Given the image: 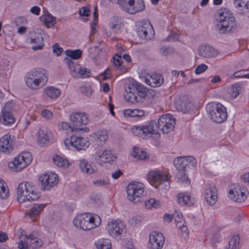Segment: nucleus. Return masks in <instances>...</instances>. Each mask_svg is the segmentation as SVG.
I'll return each instance as SVG.
<instances>
[{"label":"nucleus","instance_id":"f257e3e1","mask_svg":"<svg viewBox=\"0 0 249 249\" xmlns=\"http://www.w3.org/2000/svg\"><path fill=\"white\" fill-rule=\"evenodd\" d=\"M217 23L216 26L220 34H224L230 32L236 28V20L231 11L225 9L219 13L217 18Z\"/></svg>","mask_w":249,"mask_h":249},{"label":"nucleus","instance_id":"f03ea898","mask_svg":"<svg viewBox=\"0 0 249 249\" xmlns=\"http://www.w3.org/2000/svg\"><path fill=\"white\" fill-rule=\"evenodd\" d=\"M101 223L99 216L90 213L79 214L75 217L73 223L80 229L88 231L98 227Z\"/></svg>","mask_w":249,"mask_h":249},{"label":"nucleus","instance_id":"7ed1b4c3","mask_svg":"<svg viewBox=\"0 0 249 249\" xmlns=\"http://www.w3.org/2000/svg\"><path fill=\"white\" fill-rule=\"evenodd\" d=\"M17 194L18 201L20 203L36 200L40 197L35 187L29 182L20 183L17 189Z\"/></svg>","mask_w":249,"mask_h":249},{"label":"nucleus","instance_id":"20e7f679","mask_svg":"<svg viewBox=\"0 0 249 249\" xmlns=\"http://www.w3.org/2000/svg\"><path fill=\"white\" fill-rule=\"evenodd\" d=\"M171 176L167 171L159 170L150 171L147 175V179L151 185L156 188H160L165 183L164 189L165 190L170 188L169 180Z\"/></svg>","mask_w":249,"mask_h":249},{"label":"nucleus","instance_id":"39448f33","mask_svg":"<svg viewBox=\"0 0 249 249\" xmlns=\"http://www.w3.org/2000/svg\"><path fill=\"white\" fill-rule=\"evenodd\" d=\"M206 109L209 117L215 123H221L227 118L226 108L221 103L215 102L209 103L206 106Z\"/></svg>","mask_w":249,"mask_h":249},{"label":"nucleus","instance_id":"423d86ee","mask_svg":"<svg viewBox=\"0 0 249 249\" xmlns=\"http://www.w3.org/2000/svg\"><path fill=\"white\" fill-rule=\"evenodd\" d=\"M144 185L137 181L129 183L126 187V192L129 200L137 203L144 196Z\"/></svg>","mask_w":249,"mask_h":249},{"label":"nucleus","instance_id":"0eeeda50","mask_svg":"<svg viewBox=\"0 0 249 249\" xmlns=\"http://www.w3.org/2000/svg\"><path fill=\"white\" fill-rule=\"evenodd\" d=\"M32 160V156L30 152H22L8 163V167L15 172H19L30 164Z\"/></svg>","mask_w":249,"mask_h":249},{"label":"nucleus","instance_id":"6e6552de","mask_svg":"<svg viewBox=\"0 0 249 249\" xmlns=\"http://www.w3.org/2000/svg\"><path fill=\"white\" fill-rule=\"evenodd\" d=\"M249 195V192L244 185L236 184L231 186L229 191V197L233 201L242 202L245 201Z\"/></svg>","mask_w":249,"mask_h":249},{"label":"nucleus","instance_id":"1a4fd4ad","mask_svg":"<svg viewBox=\"0 0 249 249\" xmlns=\"http://www.w3.org/2000/svg\"><path fill=\"white\" fill-rule=\"evenodd\" d=\"M176 121L173 115L170 114H164L158 120L157 126L163 133L167 134L174 128Z\"/></svg>","mask_w":249,"mask_h":249},{"label":"nucleus","instance_id":"9d476101","mask_svg":"<svg viewBox=\"0 0 249 249\" xmlns=\"http://www.w3.org/2000/svg\"><path fill=\"white\" fill-rule=\"evenodd\" d=\"M39 179L41 182V189L49 190L57 184L58 177L56 174L47 173L41 175Z\"/></svg>","mask_w":249,"mask_h":249},{"label":"nucleus","instance_id":"9b49d317","mask_svg":"<svg viewBox=\"0 0 249 249\" xmlns=\"http://www.w3.org/2000/svg\"><path fill=\"white\" fill-rule=\"evenodd\" d=\"M65 144L68 146L70 144L75 147L77 150H86L89 145V142L87 139L76 136H72L71 139H66Z\"/></svg>","mask_w":249,"mask_h":249},{"label":"nucleus","instance_id":"f8f14e48","mask_svg":"<svg viewBox=\"0 0 249 249\" xmlns=\"http://www.w3.org/2000/svg\"><path fill=\"white\" fill-rule=\"evenodd\" d=\"M107 229L111 236L117 238L124 231V225L120 220H111L108 222Z\"/></svg>","mask_w":249,"mask_h":249},{"label":"nucleus","instance_id":"ddd939ff","mask_svg":"<svg viewBox=\"0 0 249 249\" xmlns=\"http://www.w3.org/2000/svg\"><path fill=\"white\" fill-rule=\"evenodd\" d=\"M175 166L178 171H186V168L189 165L195 166L196 161L192 156H181L177 158L174 161Z\"/></svg>","mask_w":249,"mask_h":249},{"label":"nucleus","instance_id":"4468645a","mask_svg":"<svg viewBox=\"0 0 249 249\" xmlns=\"http://www.w3.org/2000/svg\"><path fill=\"white\" fill-rule=\"evenodd\" d=\"M14 137L7 133L0 139V151L5 154L10 153L14 148Z\"/></svg>","mask_w":249,"mask_h":249},{"label":"nucleus","instance_id":"2eb2a0df","mask_svg":"<svg viewBox=\"0 0 249 249\" xmlns=\"http://www.w3.org/2000/svg\"><path fill=\"white\" fill-rule=\"evenodd\" d=\"M164 242L165 239L161 233L153 231L150 233L149 239L150 249H161Z\"/></svg>","mask_w":249,"mask_h":249},{"label":"nucleus","instance_id":"dca6fc26","mask_svg":"<svg viewBox=\"0 0 249 249\" xmlns=\"http://www.w3.org/2000/svg\"><path fill=\"white\" fill-rule=\"evenodd\" d=\"M93 157L95 160L99 163L110 162L116 159V157L109 149H99L93 155Z\"/></svg>","mask_w":249,"mask_h":249},{"label":"nucleus","instance_id":"f3484780","mask_svg":"<svg viewBox=\"0 0 249 249\" xmlns=\"http://www.w3.org/2000/svg\"><path fill=\"white\" fill-rule=\"evenodd\" d=\"M123 7L127 9L128 13L135 14L143 11L145 8V5L143 0H126Z\"/></svg>","mask_w":249,"mask_h":249},{"label":"nucleus","instance_id":"a211bd4d","mask_svg":"<svg viewBox=\"0 0 249 249\" xmlns=\"http://www.w3.org/2000/svg\"><path fill=\"white\" fill-rule=\"evenodd\" d=\"M26 77L37 79L41 82L46 83L48 81V74L46 71L41 68H36L27 73Z\"/></svg>","mask_w":249,"mask_h":249},{"label":"nucleus","instance_id":"6ab92c4d","mask_svg":"<svg viewBox=\"0 0 249 249\" xmlns=\"http://www.w3.org/2000/svg\"><path fill=\"white\" fill-rule=\"evenodd\" d=\"M137 33L142 38L150 39L154 37V30L151 23L146 22L138 28Z\"/></svg>","mask_w":249,"mask_h":249},{"label":"nucleus","instance_id":"aec40b11","mask_svg":"<svg viewBox=\"0 0 249 249\" xmlns=\"http://www.w3.org/2000/svg\"><path fill=\"white\" fill-rule=\"evenodd\" d=\"M38 133L37 143L41 146L53 143L55 141L53 133L50 130H40Z\"/></svg>","mask_w":249,"mask_h":249},{"label":"nucleus","instance_id":"412c9836","mask_svg":"<svg viewBox=\"0 0 249 249\" xmlns=\"http://www.w3.org/2000/svg\"><path fill=\"white\" fill-rule=\"evenodd\" d=\"M70 120L74 125L80 126L82 124L86 125L89 122V116L85 112H75L70 116Z\"/></svg>","mask_w":249,"mask_h":249},{"label":"nucleus","instance_id":"4be33fe9","mask_svg":"<svg viewBox=\"0 0 249 249\" xmlns=\"http://www.w3.org/2000/svg\"><path fill=\"white\" fill-rule=\"evenodd\" d=\"M144 81L152 87H157L163 84V78L160 74L152 73L147 74L144 78Z\"/></svg>","mask_w":249,"mask_h":249},{"label":"nucleus","instance_id":"5701e85b","mask_svg":"<svg viewBox=\"0 0 249 249\" xmlns=\"http://www.w3.org/2000/svg\"><path fill=\"white\" fill-rule=\"evenodd\" d=\"M198 54L204 57H214L216 56L219 53L214 48L210 45H202L198 49Z\"/></svg>","mask_w":249,"mask_h":249},{"label":"nucleus","instance_id":"b1692460","mask_svg":"<svg viewBox=\"0 0 249 249\" xmlns=\"http://www.w3.org/2000/svg\"><path fill=\"white\" fill-rule=\"evenodd\" d=\"M217 189L214 185H210L205 191L204 196L207 203L210 205H214L217 198Z\"/></svg>","mask_w":249,"mask_h":249},{"label":"nucleus","instance_id":"393cba45","mask_svg":"<svg viewBox=\"0 0 249 249\" xmlns=\"http://www.w3.org/2000/svg\"><path fill=\"white\" fill-rule=\"evenodd\" d=\"M91 138L98 146H102L108 139V133L105 129L99 130L91 134Z\"/></svg>","mask_w":249,"mask_h":249},{"label":"nucleus","instance_id":"a878e982","mask_svg":"<svg viewBox=\"0 0 249 249\" xmlns=\"http://www.w3.org/2000/svg\"><path fill=\"white\" fill-rule=\"evenodd\" d=\"M81 171L84 174L91 175L96 172V169L93 167L91 164L84 159L78 160Z\"/></svg>","mask_w":249,"mask_h":249},{"label":"nucleus","instance_id":"bb28decb","mask_svg":"<svg viewBox=\"0 0 249 249\" xmlns=\"http://www.w3.org/2000/svg\"><path fill=\"white\" fill-rule=\"evenodd\" d=\"M109 28L115 33H120L124 27V23L121 18L114 16L110 18Z\"/></svg>","mask_w":249,"mask_h":249},{"label":"nucleus","instance_id":"cd10ccee","mask_svg":"<svg viewBox=\"0 0 249 249\" xmlns=\"http://www.w3.org/2000/svg\"><path fill=\"white\" fill-rule=\"evenodd\" d=\"M142 128L143 134H145V138L149 134H157L158 132V126L155 120H152L148 123L141 125Z\"/></svg>","mask_w":249,"mask_h":249},{"label":"nucleus","instance_id":"c85d7f7f","mask_svg":"<svg viewBox=\"0 0 249 249\" xmlns=\"http://www.w3.org/2000/svg\"><path fill=\"white\" fill-rule=\"evenodd\" d=\"M178 203L182 206H191L194 203V199L188 193H180L177 195Z\"/></svg>","mask_w":249,"mask_h":249},{"label":"nucleus","instance_id":"c756f323","mask_svg":"<svg viewBox=\"0 0 249 249\" xmlns=\"http://www.w3.org/2000/svg\"><path fill=\"white\" fill-rule=\"evenodd\" d=\"M38 233L33 231L29 235V240L30 241L29 246L32 249H37L41 247L43 243V241L38 237Z\"/></svg>","mask_w":249,"mask_h":249},{"label":"nucleus","instance_id":"7c9ffc66","mask_svg":"<svg viewBox=\"0 0 249 249\" xmlns=\"http://www.w3.org/2000/svg\"><path fill=\"white\" fill-rule=\"evenodd\" d=\"M126 93L124 95V99L131 103L139 102L140 100L136 95L135 88L128 87L125 89Z\"/></svg>","mask_w":249,"mask_h":249},{"label":"nucleus","instance_id":"2f4dec72","mask_svg":"<svg viewBox=\"0 0 249 249\" xmlns=\"http://www.w3.org/2000/svg\"><path fill=\"white\" fill-rule=\"evenodd\" d=\"M44 93L48 98L54 100L59 97L61 91L58 88L52 86H49L44 89Z\"/></svg>","mask_w":249,"mask_h":249},{"label":"nucleus","instance_id":"473e14b6","mask_svg":"<svg viewBox=\"0 0 249 249\" xmlns=\"http://www.w3.org/2000/svg\"><path fill=\"white\" fill-rule=\"evenodd\" d=\"M26 85L30 89L37 90L43 87L45 83L39 81L37 79L30 78L25 76Z\"/></svg>","mask_w":249,"mask_h":249},{"label":"nucleus","instance_id":"72a5a7b5","mask_svg":"<svg viewBox=\"0 0 249 249\" xmlns=\"http://www.w3.org/2000/svg\"><path fill=\"white\" fill-rule=\"evenodd\" d=\"M176 107L178 110L183 113H187L192 110L194 108L193 104L188 100L180 101L176 104Z\"/></svg>","mask_w":249,"mask_h":249},{"label":"nucleus","instance_id":"f704fd0d","mask_svg":"<svg viewBox=\"0 0 249 249\" xmlns=\"http://www.w3.org/2000/svg\"><path fill=\"white\" fill-rule=\"evenodd\" d=\"M45 206V204H35L31 209V210L26 213V215L28 216L33 219H35L37 216L39 215L40 212L44 208Z\"/></svg>","mask_w":249,"mask_h":249},{"label":"nucleus","instance_id":"c9c22d12","mask_svg":"<svg viewBox=\"0 0 249 249\" xmlns=\"http://www.w3.org/2000/svg\"><path fill=\"white\" fill-rule=\"evenodd\" d=\"M15 119L10 112L2 111L0 116V122L5 125H11L14 123Z\"/></svg>","mask_w":249,"mask_h":249},{"label":"nucleus","instance_id":"e433bc0d","mask_svg":"<svg viewBox=\"0 0 249 249\" xmlns=\"http://www.w3.org/2000/svg\"><path fill=\"white\" fill-rule=\"evenodd\" d=\"M53 160L55 165L59 167L67 168L70 165V163L66 159L59 155H54Z\"/></svg>","mask_w":249,"mask_h":249},{"label":"nucleus","instance_id":"4c0bfd02","mask_svg":"<svg viewBox=\"0 0 249 249\" xmlns=\"http://www.w3.org/2000/svg\"><path fill=\"white\" fill-rule=\"evenodd\" d=\"M123 113L126 117H141L145 115L144 111L138 109H126Z\"/></svg>","mask_w":249,"mask_h":249},{"label":"nucleus","instance_id":"58836bf2","mask_svg":"<svg viewBox=\"0 0 249 249\" xmlns=\"http://www.w3.org/2000/svg\"><path fill=\"white\" fill-rule=\"evenodd\" d=\"M240 91L241 87L239 85L236 84L231 86L228 90V97L231 100L236 98L239 94Z\"/></svg>","mask_w":249,"mask_h":249},{"label":"nucleus","instance_id":"ea45409f","mask_svg":"<svg viewBox=\"0 0 249 249\" xmlns=\"http://www.w3.org/2000/svg\"><path fill=\"white\" fill-rule=\"evenodd\" d=\"M240 237L238 234H234L229 241L228 247L227 249H239Z\"/></svg>","mask_w":249,"mask_h":249},{"label":"nucleus","instance_id":"a19ab883","mask_svg":"<svg viewBox=\"0 0 249 249\" xmlns=\"http://www.w3.org/2000/svg\"><path fill=\"white\" fill-rule=\"evenodd\" d=\"M43 40V37L40 36H37L34 38H31V43L36 44L33 46L32 49L34 51L42 49L44 45Z\"/></svg>","mask_w":249,"mask_h":249},{"label":"nucleus","instance_id":"79ce46f5","mask_svg":"<svg viewBox=\"0 0 249 249\" xmlns=\"http://www.w3.org/2000/svg\"><path fill=\"white\" fill-rule=\"evenodd\" d=\"M97 249H111V243L109 239H100L95 243Z\"/></svg>","mask_w":249,"mask_h":249},{"label":"nucleus","instance_id":"37998d69","mask_svg":"<svg viewBox=\"0 0 249 249\" xmlns=\"http://www.w3.org/2000/svg\"><path fill=\"white\" fill-rule=\"evenodd\" d=\"M177 178L178 182L181 184H185L189 185L190 181L187 176L185 171H178L177 174Z\"/></svg>","mask_w":249,"mask_h":249},{"label":"nucleus","instance_id":"c03bdc74","mask_svg":"<svg viewBox=\"0 0 249 249\" xmlns=\"http://www.w3.org/2000/svg\"><path fill=\"white\" fill-rule=\"evenodd\" d=\"M9 195V190L5 182L0 178V197L6 199Z\"/></svg>","mask_w":249,"mask_h":249},{"label":"nucleus","instance_id":"a18cd8bd","mask_svg":"<svg viewBox=\"0 0 249 249\" xmlns=\"http://www.w3.org/2000/svg\"><path fill=\"white\" fill-rule=\"evenodd\" d=\"M131 155L139 160H146L147 158V153L138 148L134 147Z\"/></svg>","mask_w":249,"mask_h":249},{"label":"nucleus","instance_id":"49530a36","mask_svg":"<svg viewBox=\"0 0 249 249\" xmlns=\"http://www.w3.org/2000/svg\"><path fill=\"white\" fill-rule=\"evenodd\" d=\"M136 95L140 100V102L147 95V89L142 85H137L136 88Z\"/></svg>","mask_w":249,"mask_h":249},{"label":"nucleus","instance_id":"de8ad7c7","mask_svg":"<svg viewBox=\"0 0 249 249\" xmlns=\"http://www.w3.org/2000/svg\"><path fill=\"white\" fill-rule=\"evenodd\" d=\"M144 205L146 208L151 209L158 208L160 206V202L154 198H150L145 201Z\"/></svg>","mask_w":249,"mask_h":249},{"label":"nucleus","instance_id":"09e8293b","mask_svg":"<svg viewBox=\"0 0 249 249\" xmlns=\"http://www.w3.org/2000/svg\"><path fill=\"white\" fill-rule=\"evenodd\" d=\"M114 65L121 71V73H124L126 71V68L122 67V58L121 56L116 54L113 58Z\"/></svg>","mask_w":249,"mask_h":249},{"label":"nucleus","instance_id":"8fccbe9b","mask_svg":"<svg viewBox=\"0 0 249 249\" xmlns=\"http://www.w3.org/2000/svg\"><path fill=\"white\" fill-rule=\"evenodd\" d=\"M174 217L176 222L177 226L182 231H185L187 229L184 225V222H182V215L181 213H176L174 215Z\"/></svg>","mask_w":249,"mask_h":249},{"label":"nucleus","instance_id":"3c124183","mask_svg":"<svg viewBox=\"0 0 249 249\" xmlns=\"http://www.w3.org/2000/svg\"><path fill=\"white\" fill-rule=\"evenodd\" d=\"M131 133L135 136H139L143 139L145 138V134H143L142 128H141V125H135L131 127Z\"/></svg>","mask_w":249,"mask_h":249},{"label":"nucleus","instance_id":"603ef678","mask_svg":"<svg viewBox=\"0 0 249 249\" xmlns=\"http://www.w3.org/2000/svg\"><path fill=\"white\" fill-rule=\"evenodd\" d=\"M82 53V51L79 49L74 51L69 50L66 51L67 55L73 59H78L81 56Z\"/></svg>","mask_w":249,"mask_h":249},{"label":"nucleus","instance_id":"864d4df0","mask_svg":"<svg viewBox=\"0 0 249 249\" xmlns=\"http://www.w3.org/2000/svg\"><path fill=\"white\" fill-rule=\"evenodd\" d=\"M238 7L246 10V12H249V0H234Z\"/></svg>","mask_w":249,"mask_h":249},{"label":"nucleus","instance_id":"5fc2aeb1","mask_svg":"<svg viewBox=\"0 0 249 249\" xmlns=\"http://www.w3.org/2000/svg\"><path fill=\"white\" fill-rule=\"evenodd\" d=\"M64 61L71 71L76 72L79 69L78 66L75 65L74 62L71 58H67Z\"/></svg>","mask_w":249,"mask_h":249},{"label":"nucleus","instance_id":"6e6d98bb","mask_svg":"<svg viewBox=\"0 0 249 249\" xmlns=\"http://www.w3.org/2000/svg\"><path fill=\"white\" fill-rule=\"evenodd\" d=\"M44 22L48 26H53L55 23V18L52 15L49 14L44 17Z\"/></svg>","mask_w":249,"mask_h":249},{"label":"nucleus","instance_id":"4d7b16f0","mask_svg":"<svg viewBox=\"0 0 249 249\" xmlns=\"http://www.w3.org/2000/svg\"><path fill=\"white\" fill-rule=\"evenodd\" d=\"M80 92L83 95L89 97L92 94L93 90L89 86H83L80 88Z\"/></svg>","mask_w":249,"mask_h":249},{"label":"nucleus","instance_id":"13d9d810","mask_svg":"<svg viewBox=\"0 0 249 249\" xmlns=\"http://www.w3.org/2000/svg\"><path fill=\"white\" fill-rule=\"evenodd\" d=\"M41 115L45 119L51 120L53 118V113L48 109H43L41 111Z\"/></svg>","mask_w":249,"mask_h":249},{"label":"nucleus","instance_id":"bf43d9fd","mask_svg":"<svg viewBox=\"0 0 249 249\" xmlns=\"http://www.w3.org/2000/svg\"><path fill=\"white\" fill-rule=\"evenodd\" d=\"M79 74L82 77H88L90 76V71L86 68H80L78 69Z\"/></svg>","mask_w":249,"mask_h":249},{"label":"nucleus","instance_id":"052dcab7","mask_svg":"<svg viewBox=\"0 0 249 249\" xmlns=\"http://www.w3.org/2000/svg\"><path fill=\"white\" fill-rule=\"evenodd\" d=\"M27 240H20L18 243V248L19 249H29L30 247L29 246V243Z\"/></svg>","mask_w":249,"mask_h":249},{"label":"nucleus","instance_id":"680f3d73","mask_svg":"<svg viewBox=\"0 0 249 249\" xmlns=\"http://www.w3.org/2000/svg\"><path fill=\"white\" fill-rule=\"evenodd\" d=\"M174 52V49L171 47H163L160 48V53L163 55H167V54L172 53Z\"/></svg>","mask_w":249,"mask_h":249},{"label":"nucleus","instance_id":"e2e57ef3","mask_svg":"<svg viewBox=\"0 0 249 249\" xmlns=\"http://www.w3.org/2000/svg\"><path fill=\"white\" fill-rule=\"evenodd\" d=\"M208 69V66L205 64L199 65L195 69V72L196 74H200L204 72Z\"/></svg>","mask_w":249,"mask_h":249},{"label":"nucleus","instance_id":"0e129e2a","mask_svg":"<svg viewBox=\"0 0 249 249\" xmlns=\"http://www.w3.org/2000/svg\"><path fill=\"white\" fill-rule=\"evenodd\" d=\"M93 183L97 186H104L109 184V180L108 179H99L94 181Z\"/></svg>","mask_w":249,"mask_h":249},{"label":"nucleus","instance_id":"69168bd1","mask_svg":"<svg viewBox=\"0 0 249 249\" xmlns=\"http://www.w3.org/2000/svg\"><path fill=\"white\" fill-rule=\"evenodd\" d=\"M79 14L81 16L88 17L90 14V11L88 8L83 7L79 10Z\"/></svg>","mask_w":249,"mask_h":249},{"label":"nucleus","instance_id":"338daca9","mask_svg":"<svg viewBox=\"0 0 249 249\" xmlns=\"http://www.w3.org/2000/svg\"><path fill=\"white\" fill-rule=\"evenodd\" d=\"M58 127L59 129L62 130H67L69 128L71 129V131H73V128H71L70 125L67 122H61L58 124Z\"/></svg>","mask_w":249,"mask_h":249},{"label":"nucleus","instance_id":"774afa93","mask_svg":"<svg viewBox=\"0 0 249 249\" xmlns=\"http://www.w3.org/2000/svg\"><path fill=\"white\" fill-rule=\"evenodd\" d=\"M102 79L103 80H106L109 79L111 77V73L110 72V70L109 69H107L102 74Z\"/></svg>","mask_w":249,"mask_h":249}]
</instances>
